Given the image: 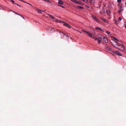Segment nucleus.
<instances>
[{
    "instance_id": "nucleus-1",
    "label": "nucleus",
    "mask_w": 126,
    "mask_h": 126,
    "mask_svg": "<svg viewBox=\"0 0 126 126\" xmlns=\"http://www.w3.org/2000/svg\"><path fill=\"white\" fill-rule=\"evenodd\" d=\"M116 45L118 46V47H116V48L121 50L122 51L124 49V47L123 44L121 45L118 43L116 42Z\"/></svg>"
},
{
    "instance_id": "nucleus-2",
    "label": "nucleus",
    "mask_w": 126,
    "mask_h": 126,
    "mask_svg": "<svg viewBox=\"0 0 126 126\" xmlns=\"http://www.w3.org/2000/svg\"><path fill=\"white\" fill-rule=\"evenodd\" d=\"M62 23H64L63 25L66 27H67L69 28H71V26L70 25L66 22H62Z\"/></svg>"
},
{
    "instance_id": "nucleus-3",
    "label": "nucleus",
    "mask_w": 126,
    "mask_h": 126,
    "mask_svg": "<svg viewBox=\"0 0 126 126\" xmlns=\"http://www.w3.org/2000/svg\"><path fill=\"white\" fill-rule=\"evenodd\" d=\"M112 52L115 54H116L117 55L119 56H122V55L118 51H113Z\"/></svg>"
},
{
    "instance_id": "nucleus-4",
    "label": "nucleus",
    "mask_w": 126,
    "mask_h": 126,
    "mask_svg": "<svg viewBox=\"0 0 126 126\" xmlns=\"http://www.w3.org/2000/svg\"><path fill=\"white\" fill-rule=\"evenodd\" d=\"M92 18L93 19H94L98 23L99 22V19L96 18V17L94 15L92 16Z\"/></svg>"
},
{
    "instance_id": "nucleus-5",
    "label": "nucleus",
    "mask_w": 126,
    "mask_h": 126,
    "mask_svg": "<svg viewBox=\"0 0 126 126\" xmlns=\"http://www.w3.org/2000/svg\"><path fill=\"white\" fill-rule=\"evenodd\" d=\"M105 36L102 35H101L100 36V37H99V38H100V40H103L104 39H105Z\"/></svg>"
},
{
    "instance_id": "nucleus-6",
    "label": "nucleus",
    "mask_w": 126,
    "mask_h": 126,
    "mask_svg": "<svg viewBox=\"0 0 126 126\" xmlns=\"http://www.w3.org/2000/svg\"><path fill=\"white\" fill-rule=\"evenodd\" d=\"M100 18L101 19L102 21H104V22L107 23H108L109 22L107 20H106V19L102 17H100Z\"/></svg>"
},
{
    "instance_id": "nucleus-7",
    "label": "nucleus",
    "mask_w": 126,
    "mask_h": 126,
    "mask_svg": "<svg viewBox=\"0 0 126 126\" xmlns=\"http://www.w3.org/2000/svg\"><path fill=\"white\" fill-rule=\"evenodd\" d=\"M106 49L112 51V52L113 51L111 48L109 46H106Z\"/></svg>"
},
{
    "instance_id": "nucleus-8",
    "label": "nucleus",
    "mask_w": 126,
    "mask_h": 126,
    "mask_svg": "<svg viewBox=\"0 0 126 126\" xmlns=\"http://www.w3.org/2000/svg\"><path fill=\"white\" fill-rule=\"evenodd\" d=\"M36 10L39 13H42V12H41V11L44 12V11H42L41 10H40L38 8H36Z\"/></svg>"
},
{
    "instance_id": "nucleus-9",
    "label": "nucleus",
    "mask_w": 126,
    "mask_h": 126,
    "mask_svg": "<svg viewBox=\"0 0 126 126\" xmlns=\"http://www.w3.org/2000/svg\"><path fill=\"white\" fill-rule=\"evenodd\" d=\"M58 3L59 4L61 5L63 4V2L61 0H59Z\"/></svg>"
},
{
    "instance_id": "nucleus-10",
    "label": "nucleus",
    "mask_w": 126,
    "mask_h": 126,
    "mask_svg": "<svg viewBox=\"0 0 126 126\" xmlns=\"http://www.w3.org/2000/svg\"><path fill=\"white\" fill-rule=\"evenodd\" d=\"M88 35L90 37H93L92 36V34L90 32H87V33Z\"/></svg>"
},
{
    "instance_id": "nucleus-11",
    "label": "nucleus",
    "mask_w": 126,
    "mask_h": 126,
    "mask_svg": "<svg viewBox=\"0 0 126 126\" xmlns=\"http://www.w3.org/2000/svg\"><path fill=\"white\" fill-rule=\"evenodd\" d=\"M48 15L50 17L51 19H54L55 18V17L54 16L49 14H48Z\"/></svg>"
},
{
    "instance_id": "nucleus-12",
    "label": "nucleus",
    "mask_w": 126,
    "mask_h": 126,
    "mask_svg": "<svg viewBox=\"0 0 126 126\" xmlns=\"http://www.w3.org/2000/svg\"><path fill=\"white\" fill-rule=\"evenodd\" d=\"M103 41L105 43H107L108 42V40L107 38L105 37V39L103 40Z\"/></svg>"
},
{
    "instance_id": "nucleus-13",
    "label": "nucleus",
    "mask_w": 126,
    "mask_h": 126,
    "mask_svg": "<svg viewBox=\"0 0 126 126\" xmlns=\"http://www.w3.org/2000/svg\"><path fill=\"white\" fill-rule=\"evenodd\" d=\"M54 21H56L57 22H62V21H61L60 20H57V19H54Z\"/></svg>"
},
{
    "instance_id": "nucleus-14",
    "label": "nucleus",
    "mask_w": 126,
    "mask_h": 126,
    "mask_svg": "<svg viewBox=\"0 0 126 126\" xmlns=\"http://www.w3.org/2000/svg\"><path fill=\"white\" fill-rule=\"evenodd\" d=\"M57 30V31H58V32L59 31L60 32L62 33L63 34H64L63 36H64L65 35V34L63 32H62L61 31H60L59 30Z\"/></svg>"
},
{
    "instance_id": "nucleus-15",
    "label": "nucleus",
    "mask_w": 126,
    "mask_h": 126,
    "mask_svg": "<svg viewBox=\"0 0 126 126\" xmlns=\"http://www.w3.org/2000/svg\"><path fill=\"white\" fill-rule=\"evenodd\" d=\"M119 8L120 9V10H121L122 11H123V8L121 6H120V7H119Z\"/></svg>"
},
{
    "instance_id": "nucleus-16",
    "label": "nucleus",
    "mask_w": 126,
    "mask_h": 126,
    "mask_svg": "<svg viewBox=\"0 0 126 126\" xmlns=\"http://www.w3.org/2000/svg\"><path fill=\"white\" fill-rule=\"evenodd\" d=\"M95 29H96L98 30H100L101 31L102 30V29H101L100 28L98 27H96L95 28Z\"/></svg>"
},
{
    "instance_id": "nucleus-17",
    "label": "nucleus",
    "mask_w": 126,
    "mask_h": 126,
    "mask_svg": "<svg viewBox=\"0 0 126 126\" xmlns=\"http://www.w3.org/2000/svg\"><path fill=\"white\" fill-rule=\"evenodd\" d=\"M118 21L116 20H115V23L117 25H118Z\"/></svg>"
},
{
    "instance_id": "nucleus-18",
    "label": "nucleus",
    "mask_w": 126,
    "mask_h": 126,
    "mask_svg": "<svg viewBox=\"0 0 126 126\" xmlns=\"http://www.w3.org/2000/svg\"><path fill=\"white\" fill-rule=\"evenodd\" d=\"M58 5L60 6L63 8H65V7L64 6H63V5H59V4H58Z\"/></svg>"
},
{
    "instance_id": "nucleus-19",
    "label": "nucleus",
    "mask_w": 126,
    "mask_h": 126,
    "mask_svg": "<svg viewBox=\"0 0 126 126\" xmlns=\"http://www.w3.org/2000/svg\"><path fill=\"white\" fill-rule=\"evenodd\" d=\"M71 1L75 3L76 2V0H71Z\"/></svg>"
},
{
    "instance_id": "nucleus-20",
    "label": "nucleus",
    "mask_w": 126,
    "mask_h": 126,
    "mask_svg": "<svg viewBox=\"0 0 126 126\" xmlns=\"http://www.w3.org/2000/svg\"><path fill=\"white\" fill-rule=\"evenodd\" d=\"M80 3H81L80 2L77 1H76V3H77V4H80Z\"/></svg>"
},
{
    "instance_id": "nucleus-21",
    "label": "nucleus",
    "mask_w": 126,
    "mask_h": 126,
    "mask_svg": "<svg viewBox=\"0 0 126 126\" xmlns=\"http://www.w3.org/2000/svg\"><path fill=\"white\" fill-rule=\"evenodd\" d=\"M82 31L83 32H85L86 33H87V32L86 31H85L84 30H82Z\"/></svg>"
},
{
    "instance_id": "nucleus-22",
    "label": "nucleus",
    "mask_w": 126,
    "mask_h": 126,
    "mask_svg": "<svg viewBox=\"0 0 126 126\" xmlns=\"http://www.w3.org/2000/svg\"><path fill=\"white\" fill-rule=\"evenodd\" d=\"M77 7H78V8H80V9H83V7H82L81 6H78Z\"/></svg>"
},
{
    "instance_id": "nucleus-23",
    "label": "nucleus",
    "mask_w": 126,
    "mask_h": 126,
    "mask_svg": "<svg viewBox=\"0 0 126 126\" xmlns=\"http://www.w3.org/2000/svg\"><path fill=\"white\" fill-rule=\"evenodd\" d=\"M14 4H16V5L17 6H19V7H21V6L20 5H19L18 4H17V3H14Z\"/></svg>"
},
{
    "instance_id": "nucleus-24",
    "label": "nucleus",
    "mask_w": 126,
    "mask_h": 126,
    "mask_svg": "<svg viewBox=\"0 0 126 126\" xmlns=\"http://www.w3.org/2000/svg\"><path fill=\"white\" fill-rule=\"evenodd\" d=\"M83 2H88V0H82Z\"/></svg>"
},
{
    "instance_id": "nucleus-25",
    "label": "nucleus",
    "mask_w": 126,
    "mask_h": 126,
    "mask_svg": "<svg viewBox=\"0 0 126 126\" xmlns=\"http://www.w3.org/2000/svg\"><path fill=\"white\" fill-rule=\"evenodd\" d=\"M122 20V18L120 17H119V18L118 20L119 21H121Z\"/></svg>"
},
{
    "instance_id": "nucleus-26",
    "label": "nucleus",
    "mask_w": 126,
    "mask_h": 126,
    "mask_svg": "<svg viewBox=\"0 0 126 126\" xmlns=\"http://www.w3.org/2000/svg\"><path fill=\"white\" fill-rule=\"evenodd\" d=\"M122 11L121 10H119L118 11V13L119 14H120V12H121Z\"/></svg>"
},
{
    "instance_id": "nucleus-27",
    "label": "nucleus",
    "mask_w": 126,
    "mask_h": 126,
    "mask_svg": "<svg viewBox=\"0 0 126 126\" xmlns=\"http://www.w3.org/2000/svg\"><path fill=\"white\" fill-rule=\"evenodd\" d=\"M12 2V3L13 4H14L15 3V2H14V0H10Z\"/></svg>"
},
{
    "instance_id": "nucleus-28",
    "label": "nucleus",
    "mask_w": 126,
    "mask_h": 126,
    "mask_svg": "<svg viewBox=\"0 0 126 126\" xmlns=\"http://www.w3.org/2000/svg\"><path fill=\"white\" fill-rule=\"evenodd\" d=\"M117 2H119L120 3L121 2V0H117Z\"/></svg>"
},
{
    "instance_id": "nucleus-29",
    "label": "nucleus",
    "mask_w": 126,
    "mask_h": 126,
    "mask_svg": "<svg viewBox=\"0 0 126 126\" xmlns=\"http://www.w3.org/2000/svg\"><path fill=\"white\" fill-rule=\"evenodd\" d=\"M90 2L91 4H94V2H92L91 1V0H90Z\"/></svg>"
},
{
    "instance_id": "nucleus-30",
    "label": "nucleus",
    "mask_w": 126,
    "mask_h": 126,
    "mask_svg": "<svg viewBox=\"0 0 126 126\" xmlns=\"http://www.w3.org/2000/svg\"><path fill=\"white\" fill-rule=\"evenodd\" d=\"M16 15H18L20 16H21V15L20 14H19L17 13H16Z\"/></svg>"
},
{
    "instance_id": "nucleus-31",
    "label": "nucleus",
    "mask_w": 126,
    "mask_h": 126,
    "mask_svg": "<svg viewBox=\"0 0 126 126\" xmlns=\"http://www.w3.org/2000/svg\"><path fill=\"white\" fill-rule=\"evenodd\" d=\"M101 41H100V40H98V43L99 44L100 43H101Z\"/></svg>"
},
{
    "instance_id": "nucleus-32",
    "label": "nucleus",
    "mask_w": 126,
    "mask_h": 126,
    "mask_svg": "<svg viewBox=\"0 0 126 126\" xmlns=\"http://www.w3.org/2000/svg\"><path fill=\"white\" fill-rule=\"evenodd\" d=\"M106 33L108 34H109L110 33L108 31H107L106 32Z\"/></svg>"
},
{
    "instance_id": "nucleus-33",
    "label": "nucleus",
    "mask_w": 126,
    "mask_h": 126,
    "mask_svg": "<svg viewBox=\"0 0 126 126\" xmlns=\"http://www.w3.org/2000/svg\"><path fill=\"white\" fill-rule=\"evenodd\" d=\"M98 39L97 38H95V40H97Z\"/></svg>"
},
{
    "instance_id": "nucleus-34",
    "label": "nucleus",
    "mask_w": 126,
    "mask_h": 126,
    "mask_svg": "<svg viewBox=\"0 0 126 126\" xmlns=\"http://www.w3.org/2000/svg\"><path fill=\"white\" fill-rule=\"evenodd\" d=\"M114 39H115V40H116L117 41H118V40L116 38H114Z\"/></svg>"
},
{
    "instance_id": "nucleus-35",
    "label": "nucleus",
    "mask_w": 126,
    "mask_h": 126,
    "mask_svg": "<svg viewBox=\"0 0 126 126\" xmlns=\"http://www.w3.org/2000/svg\"><path fill=\"white\" fill-rule=\"evenodd\" d=\"M118 6L119 7H120V6H121L120 5V4H118Z\"/></svg>"
},
{
    "instance_id": "nucleus-36",
    "label": "nucleus",
    "mask_w": 126,
    "mask_h": 126,
    "mask_svg": "<svg viewBox=\"0 0 126 126\" xmlns=\"http://www.w3.org/2000/svg\"><path fill=\"white\" fill-rule=\"evenodd\" d=\"M12 12L14 13H15L16 14V12H15L14 11H12Z\"/></svg>"
},
{
    "instance_id": "nucleus-37",
    "label": "nucleus",
    "mask_w": 126,
    "mask_h": 126,
    "mask_svg": "<svg viewBox=\"0 0 126 126\" xmlns=\"http://www.w3.org/2000/svg\"><path fill=\"white\" fill-rule=\"evenodd\" d=\"M27 3L28 4H29V5H30L31 6H32V5L28 3Z\"/></svg>"
},
{
    "instance_id": "nucleus-38",
    "label": "nucleus",
    "mask_w": 126,
    "mask_h": 126,
    "mask_svg": "<svg viewBox=\"0 0 126 126\" xmlns=\"http://www.w3.org/2000/svg\"><path fill=\"white\" fill-rule=\"evenodd\" d=\"M86 7H87V8H89V6H86Z\"/></svg>"
},
{
    "instance_id": "nucleus-39",
    "label": "nucleus",
    "mask_w": 126,
    "mask_h": 126,
    "mask_svg": "<svg viewBox=\"0 0 126 126\" xmlns=\"http://www.w3.org/2000/svg\"><path fill=\"white\" fill-rule=\"evenodd\" d=\"M22 1L24 2H25L24 1H23H23Z\"/></svg>"
},
{
    "instance_id": "nucleus-40",
    "label": "nucleus",
    "mask_w": 126,
    "mask_h": 126,
    "mask_svg": "<svg viewBox=\"0 0 126 126\" xmlns=\"http://www.w3.org/2000/svg\"><path fill=\"white\" fill-rule=\"evenodd\" d=\"M125 27L126 28V25L125 26Z\"/></svg>"
},
{
    "instance_id": "nucleus-41",
    "label": "nucleus",
    "mask_w": 126,
    "mask_h": 126,
    "mask_svg": "<svg viewBox=\"0 0 126 126\" xmlns=\"http://www.w3.org/2000/svg\"><path fill=\"white\" fill-rule=\"evenodd\" d=\"M125 4L126 5V2L125 3Z\"/></svg>"
},
{
    "instance_id": "nucleus-42",
    "label": "nucleus",
    "mask_w": 126,
    "mask_h": 126,
    "mask_svg": "<svg viewBox=\"0 0 126 126\" xmlns=\"http://www.w3.org/2000/svg\"><path fill=\"white\" fill-rule=\"evenodd\" d=\"M66 36H67V35H66Z\"/></svg>"
},
{
    "instance_id": "nucleus-43",
    "label": "nucleus",
    "mask_w": 126,
    "mask_h": 126,
    "mask_svg": "<svg viewBox=\"0 0 126 126\" xmlns=\"http://www.w3.org/2000/svg\"><path fill=\"white\" fill-rule=\"evenodd\" d=\"M80 33H81V32H79Z\"/></svg>"
},
{
    "instance_id": "nucleus-44",
    "label": "nucleus",
    "mask_w": 126,
    "mask_h": 126,
    "mask_svg": "<svg viewBox=\"0 0 126 126\" xmlns=\"http://www.w3.org/2000/svg\"><path fill=\"white\" fill-rule=\"evenodd\" d=\"M91 1H92V0H90Z\"/></svg>"
}]
</instances>
